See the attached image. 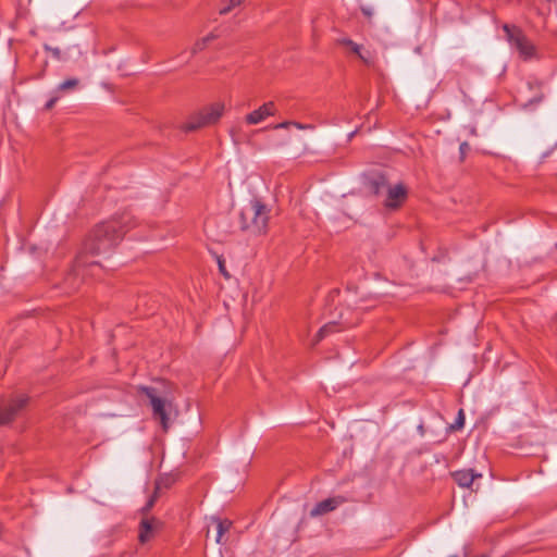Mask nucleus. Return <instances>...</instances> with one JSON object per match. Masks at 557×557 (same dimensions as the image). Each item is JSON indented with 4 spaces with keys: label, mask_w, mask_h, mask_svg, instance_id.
<instances>
[{
    "label": "nucleus",
    "mask_w": 557,
    "mask_h": 557,
    "mask_svg": "<svg viewBox=\"0 0 557 557\" xmlns=\"http://www.w3.org/2000/svg\"><path fill=\"white\" fill-rule=\"evenodd\" d=\"M459 149H460L461 156L463 157L468 152V150L470 149L469 144L468 143H462L460 145Z\"/></svg>",
    "instance_id": "24"
},
{
    "label": "nucleus",
    "mask_w": 557,
    "mask_h": 557,
    "mask_svg": "<svg viewBox=\"0 0 557 557\" xmlns=\"http://www.w3.org/2000/svg\"><path fill=\"white\" fill-rule=\"evenodd\" d=\"M218 265H219L220 273L225 278H230V274H228V272L226 271V268H225V261L223 260L222 257H218Z\"/></svg>",
    "instance_id": "19"
},
{
    "label": "nucleus",
    "mask_w": 557,
    "mask_h": 557,
    "mask_svg": "<svg viewBox=\"0 0 557 557\" xmlns=\"http://www.w3.org/2000/svg\"><path fill=\"white\" fill-rule=\"evenodd\" d=\"M360 10H361L362 14L366 17H368V18H371L373 16V9L372 8L367 7V5H361Z\"/></svg>",
    "instance_id": "21"
},
{
    "label": "nucleus",
    "mask_w": 557,
    "mask_h": 557,
    "mask_svg": "<svg viewBox=\"0 0 557 557\" xmlns=\"http://www.w3.org/2000/svg\"><path fill=\"white\" fill-rule=\"evenodd\" d=\"M79 85L78 78H69L62 82L58 85V87L53 90V94H58L61 96V94L70 92L75 90Z\"/></svg>",
    "instance_id": "14"
},
{
    "label": "nucleus",
    "mask_w": 557,
    "mask_h": 557,
    "mask_svg": "<svg viewBox=\"0 0 557 557\" xmlns=\"http://www.w3.org/2000/svg\"><path fill=\"white\" fill-rule=\"evenodd\" d=\"M216 38H218L216 34L210 33L207 36L196 40V42L191 47V54H196V53L205 50Z\"/></svg>",
    "instance_id": "13"
},
{
    "label": "nucleus",
    "mask_w": 557,
    "mask_h": 557,
    "mask_svg": "<svg viewBox=\"0 0 557 557\" xmlns=\"http://www.w3.org/2000/svg\"><path fill=\"white\" fill-rule=\"evenodd\" d=\"M375 193L379 194L382 188H386V199L384 206L388 209L399 208L407 199V188L404 184L387 185L383 177L374 182Z\"/></svg>",
    "instance_id": "6"
},
{
    "label": "nucleus",
    "mask_w": 557,
    "mask_h": 557,
    "mask_svg": "<svg viewBox=\"0 0 557 557\" xmlns=\"http://www.w3.org/2000/svg\"><path fill=\"white\" fill-rule=\"evenodd\" d=\"M292 126V122H282V123H278L274 126L275 129H278V128H287Z\"/></svg>",
    "instance_id": "25"
},
{
    "label": "nucleus",
    "mask_w": 557,
    "mask_h": 557,
    "mask_svg": "<svg viewBox=\"0 0 557 557\" xmlns=\"http://www.w3.org/2000/svg\"><path fill=\"white\" fill-rule=\"evenodd\" d=\"M223 112V102L211 103L190 115L182 126V129L185 132H193L206 126L213 125L221 119Z\"/></svg>",
    "instance_id": "3"
},
{
    "label": "nucleus",
    "mask_w": 557,
    "mask_h": 557,
    "mask_svg": "<svg viewBox=\"0 0 557 557\" xmlns=\"http://www.w3.org/2000/svg\"><path fill=\"white\" fill-rule=\"evenodd\" d=\"M503 29L506 33L507 40L519 52L522 59L528 60L535 55L536 50L534 45L519 27L505 24Z\"/></svg>",
    "instance_id": "5"
},
{
    "label": "nucleus",
    "mask_w": 557,
    "mask_h": 557,
    "mask_svg": "<svg viewBox=\"0 0 557 557\" xmlns=\"http://www.w3.org/2000/svg\"><path fill=\"white\" fill-rule=\"evenodd\" d=\"M28 398L21 396L12 400L7 407L0 408V425L8 424L15 419L18 412L25 408Z\"/></svg>",
    "instance_id": "7"
},
{
    "label": "nucleus",
    "mask_w": 557,
    "mask_h": 557,
    "mask_svg": "<svg viewBox=\"0 0 557 557\" xmlns=\"http://www.w3.org/2000/svg\"><path fill=\"white\" fill-rule=\"evenodd\" d=\"M244 0H223L219 9V14L225 15L230 13L234 8L239 7Z\"/></svg>",
    "instance_id": "16"
},
{
    "label": "nucleus",
    "mask_w": 557,
    "mask_h": 557,
    "mask_svg": "<svg viewBox=\"0 0 557 557\" xmlns=\"http://www.w3.org/2000/svg\"><path fill=\"white\" fill-rule=\"evenodd\" d=\"M60 95L53 94V96L48 100V102L45 106L46 110H51L57 103V101L60 99Z\"/></svg>",
    "instance_id": "20"
},
{
    "label": "nucleus",
    "mask_w": 557,
    "mask_h": 557,
    "mask_svg": "<svg viewBox=\"0 0 557 557\" xmlns=\"http://www.w3.org/2000/svg\"><path fill=\"white\" fill-rule=\"evenodd\" d=\"M160 525V521L156 518H144L139 524V542L144 544L150 541L159 530Z\"/></svg>",
    "instance_id": "10"
},
{
    "label": "nucleus",
    "mask_w": 557,
    "mask_h": 557,
    "mask_svg": "<svg viewBox=\"0 0 557 557\" xmlns=\"http://www.w3.org/2000/svg\"><path fill=\"white\" fill-rule=\"evenodd\" d=\"M154 504V496L150 498V500L147 503L145 509L149 510Z\"/></svg>",
    "instance_id": "26"
},
{
    "label": "nucleus",
    "mask_w": 557,
    "mask_h": 557,
    "mask_svg": "<svg viewBox=\"0 0 557 557\" xmlns=\"http://www.w3.org/2000/svg\"><path fill=\"white\" fill-rule=\"evenodd\" d=\"M450 557H457V556H450Z\"/></svg>",
    "instance_id": "28"
},
{
    "label": "nucleus",
    "mask_w": 557,
    "mask_h": 557,
    "mask_svg": "<svg viewBox=\"0 0 557 557\" xmlns=\"http://www.w3.org/2000/svg\"><path fill=\"white\" fill-rule=\"evenodd\" d=\"M336 44L345 47L348 52L356 54L366 65H373L374 58L372 53L364 51L361 45H358L347 37L338 38Z\"/></svg>",
    "instance_id": "9"
},
{
    "label": "nucleus",
    "mask_w": 557,
    "mask_h": 557,
    "mask_svg": "<svg viewBox=\"0 0 557 557\" xmlns=\"http://www.w3.org/2000/svg\"><path fill=\"white\" fill-rule=\"evenodd\" d=\"M45 48L50 51L55 59H61V51L59 48H51L48 46H45Z\"/></svg>",
    "instance_id": "22"
},
{
    "label": "nucleus",
    "mask_w": 557,
    "mask_h": 557,
    "mask_svg": "<svg viewBox=\"0 0 557 557\" xmlns=\"http://www.w3.org/2000/svg\"><path fill=\"white\" fill-rule=\"evenodd\" d=\"M270 209L260 199H251L239 215L240 228L253 235H262L268 231Z\"/></svg>",
    "instance_id": "2"
},
{
    "label": "nucleus",
    "mask_w": 557,
    "mask_h": 557,
    "mask_svg": "<svg viewBox=\"0 0 557 557\" xmlns=\"http://www.w3.org/2000/svg\"><path fill=\"white\" fill-rule=\"evenodd\" d=\"M292 126H295L298 129H311V128H313V126L310 125V124H301V123H298V122H292Z\"/></svg>",
    "instance_id": "23"
},
{
    "label": "nucleus",
    "mask_w": 557,
    "mask_h": 557,
    "mask_svg": "<svg viewBox=\"0 0 557 557\" xmlns=\"http://www.w3.org/2000/svg\"><path fill=\"white\" fill-rule=\"evenodd\" d=\"M355 134L356 132L350 133L349 137L351 138Z\"/></svg>",
    "instance_id": "27"
},
{
    "label": "nucleus",
    "mask_w": 557,
    "mask_h": 557,
    "mask_svg": "<svg viewBox=\"0 0 557 557\" xmlns=\"http://www.w3.org/2000/svg\"><path fill=\"white\" fill-rule=\"evenodd\" d=\"M276 113V107L273 101H268L263 103L258 109L248 113L245 116V122L249 125H256L263 122L267 117L273 116Z\"/></svg>",
    "instance_id": "8"
},
{
    "label": "nucleus",
    "mask_w": 557,
    "mask_h": 557,
    "mask_svg": "<svg viewBox=\"0 0 557 557\" xmlns=\"http://www.w3.org/2000/svg\"><path fill=\"white\" fill-rule=\"evenodd\" d=\"M212 522L216 524L218 535H216V542L220 543L223 534L227 532L232 525V522L227 519L222 520L216 517L211 518Z\"/></svg>",
    "instance_id": "15"
},
{
    "label": "nucleus",
    "mask_w": 557,
    "mask_h": 557,
    "mask_svg": "<svg viewBox=\"0 0 557 557\" xmlns=\"http://www.w3.org/2000/svg\"><path fill=\"white\" fill-rule=\"evenodd\" d=\"M345 499L343 497H332L318 503L314 508L310 511L311 517H318L333 511L337 506L343 504Z\"/></svg>",
    "instance_id": "11"
},
{
    "label": "nucleus",
    "mask_w": 557,
    "mask_h": 557,
    "mask_svg": "<svg viewBox=\"0 0 557 557\" xmlns=\"http://www.w3.org/2000/svg\"><path fill=\"white\" fill-rule=\"evenodd\" d=\"M336 331H337V324L335 322L325 324L324 326H322L319 330V332L317 334L315 342L318 343L319 341L323 339L327 334L336 332Z\"/></svg>",
    "instance_id": "17"
},
{
    "label": "nucleus",
    "mask_w": 557,
    "mask_h": 557,
    "mask_svg": "<svg viewBox=\"0 0 557 557\" xmlns=\"http://www.w3.org/2000/svg\"><path fill=\"white\" fill-rule=\"evenodd\" d=\"M139 391L149 398L153 418L160 421L163 431H168L170 426L168 413L172 408V401L161 397L156 387L140 386Z\"/></svg>",
    "instance_id": "4"
},
{
    "label": "nucleus",
    "mask_w": 557,
    "mask_h": 557,
    "mask_svg": "<svg viewBox=\"0 0 557 557\" xmlns=\"http://www.w3.org/2000/svg\"><path fill=\"white\" fill-rule=\"evenodd\" d=\"M453 479L460 487H470L476 478H481V473H475L473 470H458L451 473Z\"/></svg>",
    "instance_id": "12"
},
{
    "label": "nucleus",
    "mask_w": 557,
    "mask_h": 557,
    "mask_svg": "<svg viewBox=\"0 0 557 557\" xmlns=\"http://www.w3.org/2000/svg\"><path fill=\"white\" fill-rule=\"evenodd\" d=\"M463 425H465V412H463L462 409H460L458 411V416H457V419H456L455 423H453L449 426V429L451 431H459V430H461L463 428Z\"/></svg>",
    "instance_id": "18"
},
{
    "label": "nucleus",
    "mask_w": 557,
    "mask_h": 557,
    "mask_svg": "<svg viewBox=\"0 0 557 557\" xmlns=\"http://www.w3.org/2000/svg\"><path fill=\"white\" fill-rule=\"evenodd\" d=\"M133 225L132 219L127 215L96 225L84 242L67 281H75L78 277L83 281L87 275L99 276L102 267L92 258L109 252ZM72 285L75 286V282H72Z\"/></svg>",
    "instance_id": "1"
}]
</instances>
